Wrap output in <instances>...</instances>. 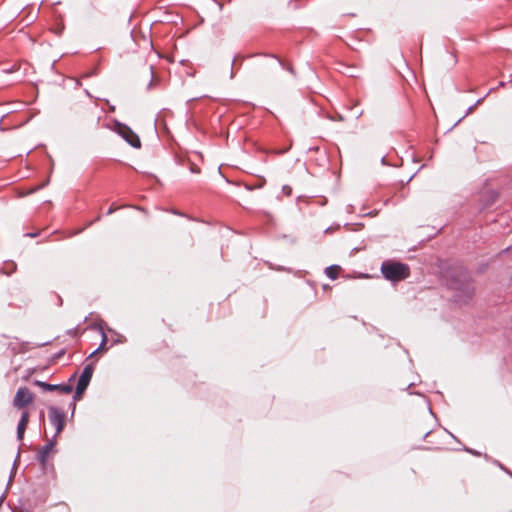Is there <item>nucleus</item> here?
<instances>
[{
    "mask_svg": "<svg viewBox=\"0 0 512 512\" xmlns=\"http://www.w3.org/2000/svg\"><path fill=\"white\" fill-rule=\"evenodd\" d=\"M482 100H483L482 98H481V99H479V100H477V102L475 103V106H476V105H478L479 103H481V102H482Z\"/></svg>",
    "mask_w": 512,
    "mask_h": 512,
    "instance_id": "16",
    "label": "nucleus"
},
{
    "mask_svg": "<svg viewBox=\"0 0 512 512\" xmlns=\"http://www.w3.org/2000/svg\"><path fill=\"white\" fill-rule=\"evenodd\" d=\"M34 384L40 387L44 391H60L64 394H70L72 392V386L67 384H49L43 381L36 380Z\"/></svg>",
    "mask_w": 512,
    "mask_h": 512,
    "instance_id": "7",
    "label": "nucleus"
},
{
    "mask_svg": "<svg viewBox=\"0 0 512 512\" xmlns=\"http://www.w3.org/2000/svg\"><path fill=\"white\" fill-rule=\"evenodd\" d=\"M339 266H329L326 268V275L330 279L334 280L337 278Z\"/></svg>",
    "mask_w": 512,
    "mask_h": 512,
    "instance_id": "10",
    "label": "nucleus"
},
{
    "mask_svg": "<svg viewBox=\"0 0 512 512\" xmlns=\"http://www.w3.org/2000/svg\"><path fill=\"white\" fill-rule=\"evenodd\" d=\"M381 272L387 280L399 282L409 277L410 268L404 263L385 261L381 265Z\"/></svg>",
    "mask_w": 512,
    "mask_h": 512,
    "instance_id": "1",
    "label": "nucleus"
},
{
    "mask_svg": "<svg viewBox=\"0 0 512 512\" xmlns=\"http://www.w3.org/2000/svg\"><path fill=\"white\" fill-rule=\"evenodd\" d=\"M331 229H332L331 227H329V228H326V230H325V233H328V232H330V231H331Z\"/></svg>",
    "mask_w": 512,
    "mask_h": 512,
    "instance_id": "17",
    "label": "nucleus"
},
{
    "mask_svg": "<svg viewBox=\"0 0 512 512\" xmlns=\"http://www.w3.org/2000/svg\"><path fill=\"white\" fill-rule=\"evenodd\" d=\"M27 235L30 236V237H35L36 236V234H34V233H29Z\"/></svg>",
    "mask_w": 512,
    "mask_h": 512,
    "instance_id": "18",
    "label": "nucleus"
},
{
    "mask_svg": "<svg viewBox=\"0 0 512 512\" xmlns=\"http://www.w3.org/2000/svg\"><path fill=\"white\" fill-rule=\"evenodd\" d=\"M107 342V336L106 334L102 331V341L100 343V346L98 347L97 350H95L91 355H94L99 349H102L104 347V345L106 344Z\"/></svg>",
    "mask_w": 512,
    "mask_h": 512,
    "instance_id": "11",
    "label": "nucleus"
},
{
    "mask_svg": "<svg viewBox=\"0 0 512 512\" xmlns=\"http://www.w3.org/2000/svg\"><path fill=\"white\" fill-rule=\"evenodd\" d=\"M101 219V216H98L95 221H99Z\"/></svg>",
    "mask_w": 512,
    "mask_h": 512,
    "instance_id": "19",
    "label": "nucleus"
},
{
    "mask_svg": "<svg viewBox=\"0 0 512 512\" xmlns=\"http://www.w3.org/2000/svg\"><path fill=\"white\" fill-rule=\"evenodd\" d=\"M29 422V412L23 411L20 417V420L17 425V439L22 441L24 438V433Z\"/></svg>",
    "mask_w": 512,
    "mask_h": 512,
    "instance_id": "9",
    "label": "nucleus"
},
{
    "mask_svg": "<svg viewBox=\"0 0 512 512\" xmlns=\"http://www.w3.org/2000/svg\"><path fill=\"white\" fill-rule=\"evenodd\" d=\"M474 107H475V105L470 106V107L468 108V110H467V114H469V113L474 109Z\"/></svg>",
    "mask_w": 512,
    "mask_h": 512,
    "instance_id": "15",
    "label": "nucleus"
},
{
    "mask_svg": "<svg viewBox=\"0 0 512 512\" xmlns=\"http://www.w3.org/2000/svg\"><path fill=\"white\" fill-rule=\"evenodd\" d=\"M282 192L286 195V196H290L292 194V188L288 185H284L282 187Z\"/></svg>",
    "mask_w": 512,
    "mask_h": 512,
    "instance_id": "12",
    "label": "nucleus"
},
{
    "mask_svg": "<svg viewBox=\"0 0 512 512\" xmlns=\"http://www.w3.org/2000/svg\"><path fill=\"white\" fill-rule=\"evenodd\" d=\"M14 70H15V66H13V67H12V68H10V69L5 70V72H7V73H11V72H13Z\"/></svg>",
    "mask_w": 512,
    "mask_h": 512,
    "instance_id": "14",
    "label": "nucleus"
},
{
    "mask_svg": "<svg viewBox=\"0 0 512 512\" xmlns=\"http://www.w3.org/2000/svg\"><path fill=\"white\" fill-rule=\"evenodd\" d=\"M118 208L117 207H114V206H111L108 211H107V215H111L112 213H114Z\"/></svg>",
    "mask_w": 512,
    "mask_h": 512,
    "instance_id": "13",
    "label": "nucleus"
},
{
    "mask_svg": "<svg viewBox=\"0 0 512 512\" xmlns=\"http://www.w3.org/2000/svg\"><path fill=\"white\" fill-rule=\"evenodd\" d=\"M56 444V440L55 438L51 439L48 441V443H46L44 446H42L38 453H37V460L42 464V465H45L48 458H49V455H50V452L53 450L54 446Z\"/></svg>",
    "mask_w": 512,
    "mask_h": 512,
    "instance_id": "8",
    "label": "nucleus"
},
{
    "mask_svg": "<svg viewBox=\"0 0 512 512\" xmlns=\"http://www.w3.org/2000/svg\"><path fill=\"white\" fill-rule=\"evenodd\" d=\"M93 371H94V369H93L92 365H90V364L86 365L83 368V371L78 379L75 394L73 396V398L75 400L79 399L81 397V395L84 393V391L87 389V387L91 381Z\"/></svg>",
    "mask_w": 512,
    "mask_h": 512,
    "instance_id": "3",
    "label": "nucleus"
},
{
    "mask_svg": "<svg viewBox=\"0 0 512 512\" xmlns=\"http://www.w3.org/2000/svg\"><path fill=\"white\" fill-rule=\"evenodd\" d=\"M115 131L133 148L141 147L139 136L129 126L116 122Z\"/></svg>",
    "mask_w": 512,
    "mask_h": 512,
    "instance_id": "2",
    "label": "nucleus"
},
{
    "mask_svg": "<svg viewBox=\"0 0 512 512\" xmlns=\"http://www.w3.org/2000/svg\"><path fill=\"white\" fill-rule=\"evenodd\" d=\"M49 420L50 423L55 427L56 434L54 438L62 432L64 425H65V413L57 408V407H50L49 408Z\"/></svg>",
    "mask_w": 512,
    "mask_h": 512,
    "instance_id": "6",
    "label": "nucleus"
},
{
    "mask_svg": "<svg viewBox=\"0 0 512 512\" xmlns=\"http://www.w3.org/2000/svg\"><path fill=\"white\" fill-rule=\"evenodd\" d=\"M34 400L33 393L27 387H20L13 399L14 407L23 409Z\"/></svg>",
    "mask_w": 512,
    "mask_h": 512,
    "instance_id": "5",
    "label": "nucleus"
},
{
    "mask_svg": "<svg viewBox=\"0 0 512 512\" xmlns=\"http://www.w3.org/2000/svg\"><path fill=\"white\" fill-rule=\"evenodd\" d=\"M454 299L459 303H466L472 299L475 288L470 281H466L455 288Z\"/></svg>",
    "mask_w": 512,
    "mask_h": 512,
    "instance_id": "4",
    "label": "nucleus"
},
{
    "mask_svg": "<svg viewBox=\"0 0 512 512\" xmlns=\"http://www.w3.org/2000/svg\"><path fill=\"white\" fill-rule=\"evenodd\" d=\"M511 320H512V315H511Z\"/></svg>",
    "mask_w": 512,
    "mask_h": 512,
    "instance_id": "20",
    "label": "nucleus"
}]
</instances>
